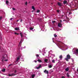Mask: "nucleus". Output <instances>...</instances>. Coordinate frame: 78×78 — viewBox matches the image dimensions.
<instances>
[{
	"label": "nucleus",
	"instance_id": "29",
	"mask_svg": "<svg viewBox=\"0 0 78 78\" xmlns=\"http://www.w3.org/2000/svg\"><path fill=\"white\" fill-rule=\"evenodd\" d=\"M67 76L68 77H69L70 75L68 74V73H67Z\"/></svg>",
	"mask_w": 78,
	"mask_h": 78
},
{
	"label": "nucleus",
	"instance_id": "14",
	"mask_svg": "<svg viewBox=\"0 0 78 78\" xmlns=\"http://www.w3.org/2000/svg\"><path fill=\"white\" fill-rule=\"evenodd\" d=\"M15 30H19L20 28H15Z\"/></svg>",
	"mask_w": 78,
	"mask_h": 78
},
{
	"label": "nucleus",
	"instance_id": "45",
	"mask_svg": "<svg viewBox=\"0 0 78 78\" xmlns=\"http://www.w3.org/2000/svg\"><path fill=\"white\" fill-rule=\"evenodd\" d=\"M63 21H66V20H63Z\"/></svg>",
	"mask_w": 78,
	"mask_h": 78
},
{
	"label": "nucleus",
	"instance_id": "34",
	"mask_svg": "<svg viewBox=\"0 0 78 78\" xmlns=\"http://www.w3.org/2000/svg\"><path fill=\"white\" fill-rule=\"evenodd\" d=\"M2 16L0 17V20H1V19H2Z\"/></svg>",
	"mask_w": 78,
	"mask_h": 78
},
{
	"label": "nucleus",
	"instance_id": "13",
	"mask_svg": "<svg viewBox=\"0 0 78 78\" xmlns=\"http://www.w3.org/2000/svg\"><path fill=\"white\" fill-rule=\"evenodd\" d=\"M59 58L60 60H62V58H63L62 55H60V56Z\"/></svg>",
	"mask_w": 78,
	"mask_h": 78
},
{
	"label": "nucleus",
	"instance_id": "38",
	"mask_svg": "<svg viewBox=\"0 0 78 78\" xmlns=\"http://www.w3.org/2000/svg\"><path fill=\"white\" fill-rule=\"evenodd\" d=\"M23 21V20L22 19L21 20V22H22V21Z\"/></svg>",
	"mask_w": 78,
	"mask_h": 78
},
{
	"label": "nucleus",
	"instance_id": "52",
	"mask_svg": "<svg viewBox=\"0 0 78 78\" xmlns=\"http://www.w3.org/2000/svg\"><path fill=\"white\" fill-rule=\"evenodd\" d=\"M5 56H7V55H5Z\"/></svg>",
	"mask_w": 78,
	"mask_h": 78
},
{
	"label": "nucleus",
	"instance_id": "37",
	"mask_svg": "<svg viewBox=\"0 0 78 78\" xmlns=\"http://www.w3.org/2000/svg\"><path fill=\"white\" fill-rule=\"evenodd\" d=\"M62 78H65V76H63L62 77Z\"/></svg>",
	"mask_w": 78,
	"mask_h": 78
},
{
	"label": "nucleus",
	"instance_id": "8",
	"mask_svg": "<svg viewBox=\"0 0 78 78\" xmlns=\"http://www.w3.org/2000/svg\"><path fill=\"white\" fill-rule=\"evenodd\" d=\"M57 4L58 5V6H62V3H60V2H58Z\"/></svg>",
	"mask_w": 78,
	"mask_h": 78
},
{
	"label": "nucleus",
	"instance_id": "3",
	"mask_svg": "<svg viewBox=\"0 0 78 78\" xmlns=\"http://www.w3.org/2000/svg\"><path fill=\"white\" fill-rule=\"evenodd\" d=\"M22 56L21 55H20L18 57L16 58V61H18L19 60L20 58H21Z\"/></svg>",
	"mask_w": 78,
	"mask_h": 78
},
{
	"label": "nucleus",
	"instance_id": "9",
	"mask_svg": "<svg viewBox=\"0 0 78 78\" xmlns=\"http://www.w3.org/2000/svg\"><path fill=\"white\" fill-rule=\"evenodd\" d=\"M74 52L76 54H78V49H76L74 51Z\"/></svg>",
	"mask_w": 78,
	"mask_h": 78
},
{
	"label": "nucleus",
	"instance_id": "49",
	"mask_svg": "<svg viewBox=\"0 0 78 78\" xmlns=\"http://www.w3.org/2000/svg\"><path fill=\"white\" fill-rule=\"evenodd\" d=\"M51 4L52 5H53V3H51Z\"/></svg>",
	"mask_w": 78,
	"mask_h": 78
},
{
	"label": "nucleus",
	"instance_id": "10",
	"mask_svg": "<svg viewBox=\"0 0 78 78\" xmlns=\"http://www.w3.org/2000/svg\"><path fill=\"white\" fill-rule=\"evenodd\" d=\"M37 20H39V21H40V22H41V21H42V19H41L40 17H39V18H37Z\"/></svg>",
	"mask_w": 78,
	"mask_h": 78
},
{
	"label": "nucleus",
	"instance_id": "35",
	"mask_svg": "<svg viewBox=\"0 0 78 78\" xmlns=\"http://www.w3.org/2000/svg\"><path fill=\"white\" fill-rule=\"evenodd\" d=\"M13 19V18H11V19H10V20H12Z\"/></svg>",
	"mask_w": 78,
	"mask_h": 78
},
{
	"label": "nucleus",
	"instance_id": "27",
	"mask_svg": "<svg viewBox=\"0 0 78 78\" xmlns=\"http://www.w3.org/2000/svg\"><path fill=\"white\" fill-rule=\"evenodd\" d=\"M54 36L55 37H57V35L56 34H54Z\"/></svg>",
	"mask_w": 78,
	"mask_h": 78
},
{
	"label": "nucleus",
	"instance_id": "7",
	"mask_svg": "<svg viewBox=\"0 0 78 78\" xmlns=\"http://www.w3.org/2000/svg\"><path fill=\"white\" fill-rule=\"evenodd\" d=\"M22 42V40H21V41H20V44L18 45V48L20 49V47L21 46V45L20 44V43H21Z\"/></svg>",
	"mask_w": 78,
	"mask_h": 78
},
{
	"label": "nucleus",
	"instance_id": "25",
	"mask_svg": "<svg viewBox=\"0 0 78 78\" xmlns=\"http://www.w3.org/2000/svg\"><path fill=\"white\" fill-rule=\"evenodd\" d=\"M52 62H53V63H55V60H52Z\"/></svg>",
	"mask_w": 78,
	"mask_h": 78
},
{
	"label": "nucleus",
	"instance_id": "12",
	"mask_svg": "<svg viewBox=\"0 0 78 78\" xmlns=\"http://www.w3.org/2000/svg\"><path fill=\"white\" fill-rule=\"evenodd\" d=\"M67 3V2L66 0H64L63 2V4L65 5V4H66Z\"/></svg>",
	"mask_w": 78,
	"mask_h": 78
},
{
	"label": "nucleus",
	"instance_id": "6",
	"mask_svg": "<svg viewBox=\"0 0 78 78\" xmlns=\"http://www.w3.org/2000/svg\"><path fill=\"white\" fill-rule=\"evenodd\" d=\"M41 67H42L41 65V64H40L38 67H37V69H40V68H41Z\"/></svg>",
	"mask_w": 78,
	"mask_h": 78
},
{
	"label": "nucleus",
	"instance_id": "2",
	"mask_svg": "<svg viewBox=\"0 0 78 78\" xmlns=\"http://www.w3.org/2000/svg\"><path fill=\"white\" fill-rule=\"evenodd\" d=\"M5 55H3L1 59V61L2 62H3L4 60V61H8V59H6V60H5Z\"/></svg>",
	"mask_w": 78,
	"mask_h": 78
},
{
	"label": "nucleus",
	"instance_id": "20",
	"mask_svg": "<svg viewBox=\"0 0 78 78\" xmlns=\"http://www.w3.org/2000/svg\"><path fill=\"white\" fill-rule=\"evenodd\" d=\"M55 22H56V21L55 20H53V21H52V23L53 24L55 23Z\"/></svg>",
	"mask_w": 78,
	"mask_h": 78
},
{
	"label": "nucleus",
	"instance_id": "31",
	"mask_svg": "<svg viewBox=\"0 0 78 78\" xmlns=\"http://www.w3.org/2000/svg\"><path fill=\"white\" fill-rule=\"evenodd\" d=\"M33 28H30V30H33Z\"/></svg>",
	"mask_w": 78,
	"mask_h": 78
},
{
	"label": "nucleus",
	"instance_id": "5",
	"mask_svg": "<svg viewBox=\"0 0 78 78\" xmlns=\"http://www.w3.org/2000/svg\"><path fill=\"white\" fill-rule=\"evenodd\" d=\"M44 73H46L47 74H48V70H47L46 69H45L44 71Z\"/></svg>",
	"mask_w": 78,
	"mask_h": 78
},
{
	"label": "nucleus",
	"instance_id": "43",
	"mask_svg": "<svg viewBox=\"0 0 78 78\" xmlns=\"http://www.w3.org/2000/svg\"><path fill=\"white\" fill-rule=\"evenodd\" d=\"M60 22H61V23H62V20H60Z\"/></svg>",
	"mask_w": 78,
	"mask_h": 78
},
{
	"label": "nucleus",
	"instance_id": "36",
	"mask_svg": "<svg viewBox=\"0 0 78 78\" xmlns=\"http://www.w3.org/2000/svg\"><path fill=\"white\" fill-rule=\"evenodd\" d=\"M12 9H13V10H16V9H15V8H13Z\"/></svg>",
	"mask_w": 78,
	"mask_h": 78
},
{
	"label": "nucleus",
	"instance_id": "17",
	"mask_svg": "<svg viewBox=\"0 0 78 78\" xmlns=\"http://www.w3.org/2000/svg\"><path fill=\"white\" fill-rule=\"evenodd\" d=\"M37 61L38 62H42V60L41 59H38L37 60Z\"/></svg>",
	"mask_w": 78,
	"mask_h": 78
},
{
	"label": "nucleus",
	"instance_id": "11",
	"mask_svg": "<svg viewBox=\"0 0 78 78\" xmlns=\"http://www.w3.org/2000/svg\"><path fill=\"white\" fill-rule=\"evenodd\" d=\"M15 75H16L14 74V73H12V75H10V74H9V76H15Z\"/></svg>",
	"mask_w": 78,
	"mask_h": 78
},
{
	"label": "nucleus",
	"instance_id": "28",
	"mask_svg": "<svg viewBox=\"0 0 78 78\" xmlns=\"http://www.w3.org/2000/svg\"><path fill=\"white\" fill-rule=\"evenodd\" d=\"M40 12V10H39V9H38L37 10V12Z\"/></svg>",
	"mask_w": 78,
	"mask_h": 78
},
{
	"label": "nucleus",
	"instance_id": "44",
	"mask_svg": "<svg viewBox=\"0 0 78 78\" xmlns=\"http://www.w3.org/2000/svg\"><path fill=\"white\" fill-rule=\"evenodd\" d=\"M15 34H17V33H15Z\"/></svg>",
	"mask_w": 78,
	"mask_h": 78
},
{
	"label": "nucleus",
	"instance_id": "40",
	"mask_svg": "<svg viewBox=\"0 0 78 78\" xmlns=\"http://www.w3.org/2000/svg\"><path fill=\"white\" fill-rule=\"evenodd\" d=\"M72 14V12H69V14Z\"/></svg>",
	"mask_w": 78,
	"mask_h": 78
},
{
	"label": "nucleus",
	"instance_id": "32",
	"mask_svg": "<svg viewBox=\"0 0 78 78\" xmlns=\"http://www.w3.org/2000/svg\"><path fill=\"white\" fill-rule=\"evenodd\" d=\"M39 55L37 54V55H36V56L37 57H39Z\"/></svg>",
	"mask_w": 78,
	"mask_h": 78
},
{
	"label": "nucleus",
	"instance_id": "30",
	"mask_svg": "<svg viewBox=\"0 0 78 78\" xmlns=\"http://www.w3.org/2000/svg\"><path fill=\"white\" fill-rule=\"evenodd\" d=\"M12 64H9V67L10 66H12Z\"/></svg>",
	"mask_w": 78,
	"mask_h": 78
},
{
	"label": "nucleus",
	"instance_id": "24",
	"mask_svg": "<svg viewBox=\"0 0 78 78\" xmlns=\"http://www.w3.org/2000/svg\"><path fill=\"white\" fill-rule=\"evenodd\" d=\"M17 72V71L16 70H15L14 71V73H15V75H16V73Z\"/></svg>",
	"mask_w": 78,
	"mask_h": 78
},
{
	"label": "nucleus",
	"instance_id": "51",
	"mask_svg": "<svg viewBox=\"0 0 78 78\" xmlns=\"http://www.w3.org/2000/svg\"><path fill=\"white\" fill-rule=\"evenodd\" d=\"M1 49V48H0V49Z\"/></svg>",
	"mask_w": 78,
	"mask_h": 78
},
{
	"label": "nucleus",
	"instance_id": "41",
	"mask_svg": "<svg viewBox=\"0 0 78 78\" xmlns=\"http://www.w3.org/2000/svg\"><path fill=\"white\" fill-rule=\"evenodd\" d=\"M34 61V62H37V61H36V60H35Z\"/></svg>",
	"mask_w": 78,
	"mask_h": 78
},
{
	"label": "nucleus",
	"instance_id": "33",
	"mask_svg": "<svg viewBox=\"0 0 78 78\" xmlns=\"http://www.w3.org/2000/svg\"><path fill=\"white\" fill-rule=\"evenodd\" d=\"M25 4H26V5H27V2H26Z\"/></svg>",
	"mask_w": 78,
	"mask_h": 78
},
{
	"label": "nucleus",
	"instance_id": "48",
	"mask_svg": "<svg viewBox=\"0 0 78 78\" xmlns=\"http://www.w3.org/2000/svg\"><path fill=\"white\" fill-rule=\"evenodd\" d=\"M77 71L78 72V69H77Z\"/></svg>",
	"mask_w": 78,
	"mask_h": 78
},
{
	"label": "nucleus",
	"instance_id": "46",
	"mask_svg": "<svg viewBox=\"0 0 78 78\" xmlns=\"http://www.w3.org/2000/svg\"><path fill=\"white\" fill-rule=\"evenodd\" d=\"M16 34L19 35V33H16Z\"/></svg>",
	"mask_w": 78,
	"mask_h": 78
},
{
	"label": "nucleus",
	"instance_id": "18",
	"mask_svg": "<svg viewBox=\"0 0 78 78\" xmlns=\"http://www.w3.org/2000/svg\"><path fill=\"white\" fill-rule=\"evenodd\" d=\"M44 61L45 62L47 63L48 61V59H44Z\"/></svg>",
	"mask_w": 78,
	"mask_h": 78
},
{
	"label": "nucleus",
	"instance_id": "16",
	"mask_svg": "<svg viewBox=\"0 0 78 78\" xmlns=\"http://www.w3.org/2000/svg\"><path fill=\"white\" fill-rule=\"evenodd\" d=\"M32 8L34 9V10L35 11V7L34 6H32Z\"/></svg>",
	"mask_w": 78,
	"mask_h": 78
},
{
	"label": "nucleus",
	"instance_id": "39",
	"mask_svg": "<svg viewBox=\"0 0 78 78\" xmlns=\"http://www.w3.org/2000/svg\"><path fill=\"white\" fill-rule=\"evenodd\" d=\"M57 12H59V10H57Z\"/></svg>",
	"mask_w": 78,
	"mask_h": 78
},
{
	"label": "nucleus",
	"instance_id": "1",
	"mask_svg": "<svg viewBox=\"0 0 78 78\" xmlns=\"http://www.w3.org/2000/svg\"><path fill=\"white\" fill-rule=\"evenodd\" d=\"M66 58H65V60L67 61H69V59H70L71 58V56L69 54L67 55L66 56Z\"/></svg>",
	"mask_w": 78,
	"mask_h": 78
},
{
	"label": "nucleus",
	"instance_id": "23",
	"mask_svg": "<svg viewBox=\"0 0 78 78\" xmlns=\"http://www.w3.org/2000/svg\"><path fill=\"white\" fill-rule=\"evenodd\" d=\"M2 72H5V69H2Z\"/></svg>",
	"mask_w": 78,
	"mask_h": 78
},
{
	"label": "nucleus",
	"instance_id": "22",
	"mask_svg": "<svg viewBox=\"0 0 78 78\" xmlns=\"http://www.w3.org/2000/svg\"><path fill=\"white\" fill-rule=\"evenodd\" d=\"M34 76H35V75H34V74L32 75V78H34Z\"/></svg>",
	"mask_w": 78,
	"mask_h": 78
},
{
	"label": "nucleus",
	"instance_id": "26",
	"mask_svg": "<svg viewBox=\"0 0 78 78\" xmlns=\"http://www.w3.org/2000/svg\"><path fill=\"white\" fill-rule=\"evenodd\" d=\"M48 67H49V68H51V67H52L51 65H49Z\"/></svg>",
	"mask_w": 78,
	"mask_h": 78
},
{
	"label": "nucleus",
	"instance_id": "15",
	"mask_svg": "<svg viewBox=\"0 0 78 78\" xmlns=\"http://www.w3.org/2000/svg\"><path fill=\"white\" fill-rule=\"evenodd\" d=\"M69 67H67V68H66V69L65 70H66V71L67 72H68L69 70Z\"/></svg>",
	"mask_w": 78,
	"mask_h": 78
},
{
	"label": "nucleus",
	"instance_id": "53",
	"mask_svg": "<svg viewBox=\"0 0 78 78\" xmlns=\"http://www.w3.org/2000/svg\"><path fill=\"white\" fill-rule=\"evenodd\" d=\"M0 11H1V10H0Z\"/></svg>",
	"mask_w": 78,
	"mask_h": 78
},
{
	"label": "nucleus",
	"instance_id": "42",
	"mask_svg": "<svg viewBox=\"0 0 78 78\" xmlns=\"http://www.w3.org/2000/svg\"><path fill=\"white\" fill-rule=\"evenodd\" d=\"M67 19L68 20H69V18H68V17H67Z\"/></svg>",
	"mask_w": 78,
	"mask_h": 78
},
{
	"label": "nucleus",
	"instance_id": "19",
	"mask_svg": "<svg viewBox=\"0 0 78 78\" xmlns=\"http://www.w3.org/2000/svg\"><path fill=\"white\" fill-rule=\"evenodd\" d=\"M8 3H9V2L8 1V0H6V3L7 5H8Z\"/></svg>",
	"mask_w": 78,
	"mask_h": 78
},
{
	"label": "nucleus",
	"instance_id": "4",
	"mask_svg": "<svg viewBox=\"0 0 78 78\" xmlns=\"http://www.w3.org/2000/svg\"><path fill=\"white\" fill-rule=\"evenodd\" d=\"M62 24L61 23H58V26L59 27H62Z\"/></svg>",
	"mask_w": 78,
	"mask_h": 78
},
{
	"label": "nucleus",
	"instance_id": "50",
	"mask_svg": "<svg viewBox=\"0 0 78 78\" xmlns=\"http://www.w3.org/2000/svg\"><path fill=\"white\" fill-rule=\"evenodd\" d=\"M54 56H55V55H54Z\"/></svg>",
	"mask_w": 78,
	"mask_h": 78
},
{
	"label": "nucleus",
	"instance_id": "47",
	"mask_svg": "<svg viewBox=\"0 0 78 78\" xmlns=\"http://www.w3.org/2000/svg\"><path fill=\"white\" fill-rule=\"evenodd\" d=\"M18 21H19V20H17V22H18Z\"/></svg>",
	"mask_w": 78,
	"mask_h": 78
},
{
	"label": "nucleus",
	"instance_id": "21",
	"mask_svg": "<svg viewBox=\"0 0 78 78\" xmlns=\"http://www.w3.org/2000/svg\"><path fill=\"white\" fill-rule=\"evenodd\" d=\"M20 35H21V37L22 38L23 37V35L22 33H20Z\"/></svg>",
	"mask_w": 78,
	"mask_h": 78
}]
</instances>
